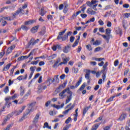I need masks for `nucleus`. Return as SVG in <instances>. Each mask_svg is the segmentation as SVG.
I'll return each instance as SVG.
<instances>
[{"instance_id":"680f3d73","label":"nucleus","mask_w":130,"mask_h":130,"mask_svg":"<svg viewBox=\"0 0 130 130\" xmlns=\"http://www.w3.org/2000/svg\"><path fill=\"white\" fill-rule=\"evenodd\" d=\"M19 94H15L13 96H12V99L13 100H14V99H15V98H17V97H18Z\"/></svg>"},{"instance_id":"a19ab883","label":"nucleus","mask_w":130,"mask_h":130,"mask_svg":"<svg viewBox=\"0 0 130 130\" xmlns=\"http://www.w3.org/2000/svg\"><path fill=\"white\" fill-rule=\"evenodd\" d=\"M72 120V118L71 117H69L65 121V123L67 124L70 123V122Z\"/></svg>"},{"instance_id":"1a4fd4ad","label":"nucleus","mask_w":130,"mask_h":130,"mask_svg":"<svg viewBox=\"0 0 130 130\" xmlns=\"http://www.w3.org/2000/svg\"><path fill=\"white\" fill-rule=\"evenodd\" d=\"M86 13H87V14H89V15H95V14H96V12L94 11L91 8H88Z\"/></svg>"},{"instance_id":"423d86ee","label":"nucleus","mask_w":130,"mask_h":130,"mask_svg":"<svg viewBox=\"0 0 130 130\" xmlns=\"http://www.w3.org/2000/svg\"><path fill=\"white\" fill-rule=\"evenodd\" d=\"M57 39V40H60V39H62V41H66V40H68V39H69V37L67 35H64L63 37L58 36Z\"/></svg>"},{"instance_id":"a211bd4d","label":"nucleus","mask_w":130,"mask_h":130,"mask_svg":"<svg viewBox=\"0 0 130 130\" xmlns=\"http://www.w3.org/2000/svg\"><path fill=\"white\" fill-rule=\"evenodd\" d=\"M30 94H31V90H29L26 93V94L24 95V96L23 98V99H24V100L28 99V96H29Z\"/></svg>"},{"instance_id":"69168bd1","label":"nucleus","mask_w":130,"mask_h":130,"mask_svg":"<svg viewBox=\"0 0 130 130\" xmlns=\"http://www.w3.org/2000/svg\"><path fill=\"white\" fill-rule=\"evenodd\" d=\"M99 23L101 26H103V25H104V22H103V21L101 19L99 21Z\"/></svg>"},{"instance_id":"c03bdc74","label":"nucleus","mask_w":130,"mask_h":130,"mask_svg":"<svg viewBox=\"0 0 130 130\" xmlns=\"http://www.w3.org/2000/svg\"><path fill=\"white\" fill-rule=\"evenodd\" d=\"M86 4L88 7H89L90 8H92V6H93V5L92 4V2H90V1H88L87 2H86Z\"/></svg>"},{"instance_id":"2eb2a0df","label":"nucleus","mask_w":130,"mask_h":130,"mask_svg":"<svg viewBox=\"0 0 130 130\" xmlns=\"http://www.w3.org/2000/svg\"><path fill=\"white\" fill-rule=\"evenodd\" d=\"M90 108H91V106L84 108L83 112V115H85V114L87 113V112H88V110H89Z\"/></svg>"},{"instance_id":"09e8293b","label":"nucleus","mask_w":130,"mask_h":130,"mask_svg":"<svg viewBox=\"0 0 130 130\" xmlns=\"http://www.w3.org/2000/svg\"><path fill=\"white\" fill-rule=\"evenodd\" d=\"M57 66H58V63H57L56 62H55L53 65L52 68H53L54 69H57L58 67Z\"/></svg>"},{"instance_id":"dca6fc26","label":"nucleus","mask_w":130,"mask_h":130,"mask_svg":"<svg viewBox=\"0 0 130 130\" xmlns=\"http://www.w3.org/2000/svg\"><path fill=\"white\" fill-rule=\"evenodd\" d=\"M79 41H80V36H79L77 39L75 41V42L72 45V47H75V46H77V45L79 44Z\"/></svg>"},{"instance_id":"bf43d9fd","label":"nucleus","mask_w":130,"mask_h":130,"mask_svg":"<svg viewBox=\"0 0 130 130\" xmlns=\"http://www.w3.org/2000/svg\"><path fill=\"white\" fill-rule=\"evenodd\" d=\"M75 40V37L72 36L71 37H70V42H74Z\"/></svg>"},{"instance_id":"bb28decb","label":"nucleus","mask_w":130,"mask_h":130,"mask_svg":"<svg viewBox=\"0 0 130 130\" xmlns=\"http://www.w3.org/2000/svg\"><path fill=\"white\" fill-rule=\"evenodd\" d=\"M34 23V20H28L27 21H25L24 22V25H31V24H33Z\"/></svg>"},{"instance_id":"f8f14e48","label":"nucleus","mask_w":130,"mask_h":130,"mask_svg":"<svg viewBox=\"0 0 130 130\" xmlns=\"http://www.w3.org/2000/svg\"><path fill=\"white\" fill-rule=\"evenodd\" d=\"M101 123H102L101 122L94 124L93 126L92 127L91 130H97V128L99 127V126L100 125V124H101Z\"/></svg>"},{"instance_id":"412c9836","label":"nucleus","mask_w":130,"mask_h":130,"mask_svg":"<svg viewBox=\"0 0 130 130\" xmlns=\"http://www.w3.org/2000/svg\"><path fill=\"white\" fill-rule=\"evenodd\" d=\"M38 119H39V114H37L33 120L34 123H37L38 122Z\"/></svg>"},{"instance_id":"13d9d810","label":"nucleus","mask_w":130,"mask_h":130,"mask_svg":"<svg viewBox=\"0 0 130 130\" xmlns=\"http://www.w3.org/2000/svg\"><path fill=\"white\" fill-rule=\"evenodd\" d=\"M39 42V39H37L36 40H35L32 43V45H35L37 43H38Z\"/></svg>"},{"instance_id":"e433bc0d","label":"nucleus","mask_w":130,"mask_h":130,"mask_svg":"<svg viewBox=\"0 0 130 130\" xmlns=\"http://www.w3.org/2000/svg\"><path fill=\"white\" fill-rule=\"evenodd\" d=\"M67 31V28H66L65 29H64V30H63L62 31H60L59 32L58 34V36H62V35H63L64 34L66 33V31Z\"/></svg>"},{"instance_id":"393cba45","label":"nucleus","mask_w":130,"mask_h":130,"mask_svg":"<svg viewBox=\"0 0 130 130\" xmlns=\"http://www.w3.org/2000/svg\"><path fill=\"white\" fill-rule=\"evenodd\" d=\"M20 96H23V95H24V93H25V88H24L22 86H20Z\"/></svg>"},{"instance_id":"20e7f679","label":"nucleus","mask_w":130,"mask_h":130,"mask_svg":"<svg viewBox=\"0 0 130 130\" xmlns=\"http://www.w3.org/2000/svg\"><path fill=\"white\" fill-rule=\"evenodd\" d=\"M84 72L86 73V74L85 75V79H86L87 80H89L90 79H91L90 78V73L91 72L90 70L85 69L84 70Z\"/></svg>"},{"instance_id":"de8ad7c7","label":"nucleus","mask_w":130,"mask_h":130,"mask_svg":"<svg viewBox=\"0 0 130 130\" xmlns=\"http://www.w3.org/2000/svg\"><path fill=\"white\" fill-rule=\"evenodd\" d=\"M6 54V52L4 51L3 52H0V59L3 58V56H4Z\"/></svg>"},{"instance_id":"338daca9","label":"nucleus","mask_w":130,"mask_h":130,"mask_svg":"<svg viewBox=\"0 0 130 130\" xmlns=\"http://www.w3.org/2000/svg\"><path fill=\"white\" fill-rule=\"evenodd\" d=\"M7 21H2V26H3V27H5V26H6V25H7Z\"/></svg>"},{"instance_id":"0e129e2a","label":"nucleus","mask_w":130,"mask_h":130,"mask_svg":"<svg viewBox=\"0 0 130 130\" xmlns=\"http://www.w3.org/2000/svg\"><path fill=\"white\" fill-rule=\"evenodd\" d=\"M62 64H67V61H63V62H60L57 67H59V66H62Z\"/></svg>"},{"instance_id":"4c0bfd02","label":"nucleus","mask_w":130,"mask_h":130,"mask_svg":"<svg viewBox=\"0 0 130 130\" xmlns=\"http://www.w3.org/2000/svg\"><path fill=\"white\" fill-rule=\"evenodd\" d=\"M114 98H115V96H113L111 98H110L109 99H108L107 101H106V102L108 103V102H111V101H113V99Z\"/></svg>"},{"instance_id":"3c124183","label":"nucleus","mask_w":130,"mask_h":130,"mask_svg":"<svg viewBox=\"0 0 130 130\" xmlns=\"http://www.w3.org/2000/svg\"><path fill=\"white\" fill-rule=\"evenodd\" d=\"M86 48L88 50H92V47H91V45H87L86 46Z\"/></svg>"},{"instance_id":"37998d69","label":"nucleus","mask_w":130,"mask_h":130,"mask_svg":"<svg viewBox=\"0 0 130 130\" xmlns=\"http://www.w3.org/2000/svg\"><path fill=\"white\" fill-rule=\"evenodd\" d=\"M71 126V124L69 125H66L63 128V130H68L70 128V126Z\"/></svg>"},{"instance_id":"8fccbe9b","label":"nucleus","mask_w":130,"mask_h":130,"mask_svg":"<svg viewBox=\"0 0 130 130\" xmlns=\"http://www.w3.org/2000/svg\"><path fill=\"white\" fill-rule=\"evenodd\" d=\"M80 16L82 19H86V18H87V14H81Z\"/></svg>"},{"instance_id":"c9c22d12","label":"nucleus","mask_w":130,"mask_h":130,"mask_svg":"<svg viewBox=\"0 0 130 130\" xmlns=\"http://www.w3.org/2000/svg\"><path fill=\"white\" fill-rule=\"evenodd\" d=\"M68 99L66 100V104H68L71 100H72V99L73 98V96H67Z\"/></svg>"},{"instance_id":"473e14b6","label":"nucleus","mask_w":130,"mask_h":130,"mask_svg":"<svg viewBox=\"0 0 130 130\" xmlns=\"http://www.w3.org/2000/svg\"><path fill=\"white\" fill-rule=\"evenodd\" d=\"M43 85H44V83H42V84L38 86V89L39 90V91H42L43 88Z\"/></svg>"},{"instance_id":"5fc2aeb1","label":"nucleus","mask_w":130,"mask_h":130,"mask_svg":"<svg viewBox=\"0 0 130 130\" xmlns=\"http://www.w3.org/2000/svg\"><path fill=\"white\" fill-rule=\"evenodd\" d=\"M39 62V60H37V61H31V64H35V66H36V64H38Z\"/></svg>"},{"instance_id":"a878e982","label":"nucleus","mask_w":130,"mask_h":130,"mask_svg":"<svg viewBox=\"0 0 130 130\" xmlns=\"http://www.w3.org/2000/svg\"><path fill=\"white\" fill-rule=\"evenodd\" d=\"M125 118H126V115L125 114H123L121 115L119 119V120H123V119H125Z\"/></svg>"},{"instance_id":"58836bf2","label":"nucleus","mask_w":130,"mask_h":130,"mask_svg":"<svg viewBox=\"0 0 130 130\" xmlns=\"http://www.w3.org/2000/svg\"><path fill=\"white\" fill-rule=\"evenodd\" d=\"M85 87H86V85L85 83H83L79 88V91H83V90L85 89Z\"/></svg>"},{"instance_id":"f257e3e1","label":"nucleus","mask_w":130,"mask_h":130,"mask_svg":"<svg viewBox=\"0 0 130 130\" xmlns=\"http://www.w3.org/2000/svg\"><path fill=\"white\" fill-rule=\"evenodd\" d=\"M111 33V30L110 28H107L106 29V35H102V37L105 39V40L107 41V43H109V39H110V37H112V36L110 35Z\"/></svg>"},{"instance_id":"774afa93","label":"nucleus","mask_w":130,"mask_h":130,"mask_svg":"<svg viewBox=\"0 0 130 130\" xmlns=\"http://www.w3.org/2000/svg\"><path fill=\"white\" fill-rule=\"evenodd\" d=\"M107 27H110L112 26V23L110 21H108L107 24Z\"/></svg>"},{"instance_id":"9d476101","label":"nucleus","mask_w":130,"mask_h":130,"mask_svg":"<svg viewBox=\"0 0 130 130\" xmlns=\"http://www.w3.org/2000/svg\"><path fill=\"white\" fill-rule=\"evenodd\" d=\"M39 28V25H37L34 27H32L30 31L31 32V33H36V32H37L38 28Z\"/></svg>"},{"instance_id":"6e6d98bb","label":"nucleus","mask_w":130,"mask_h":130,"mask_svg":"<svg viewBox=\"0 0 130 130\" xmlns=\"http://www.w3.org/2000/svg\"><path fill=\"white\" fill-rule=\"evenodd\" d=\"M100 32H101L102 33H104V32H105V30H104V28L103 27H100L99 29Z\"/></svg>"},{"instance_id":"4468645a","label":"nucleus","mask_w":130,"mask_h":130,"mask_svg":"<svg viewBox=\"0 0 130 130\" xmlns=\"http://www.w3.org/2000/svg\"><path fill=\"white\" fill-rule=\"evenodd\" d=\"M12 65V63H9L8 64H7L6 67H5L3 68V71L4 72H7V71H9V70H10V68H11V66Z\"/></svg>"},{"instance_id":"a18cd8bd","label":"nucleus","mask_w":130,"mask_h":130,"mask_svg":"<svg viewBox=\"0 0 130 130\" xmlns=\"http://www.w3.org/2000/svg\"><path fill=\"white\" fill-rule=\"evenodd\" d=\"M12 51V50L11 49H9V48H8L6 51V55H8V54H10V53H11Z\"/></svg>"},{"instance_id":"6e6552de","label":"nucleus","mask_w":130,"mask_h":130,"mask_svg":"<svg viewBox=\"0 0 130 130\" xmlns=\"http://www.w3.org/2000/svg\"><path fill=\"white\" fill-rule=\"evenodd\" d=\"M75 107V104H73L70 108H69L68 110H65L63 112V114L66 115L69 113V111H71V110H72V109H74V108Z\"/></svg>"},{"instance_id":"6ab92c4d","label":"nucleus","mask_w":130,"mask_h":130,"mask_svg":"<svg viewBox=\"0 0 130 130\" xmlns=\"http://www.w3.org/2000/svg\"><path fill=\"white\" fill-rule=\"evenodd\" d=\"M29 113H28V112L26 111V112L24 113L23 117L20 119V121H23V120H24V119L26 118V116L28 115Z\"/></svg>"},{"instance_id":"72a5a7b5","label":"nucleus","mask_w":130,"mask_h":130,"mask_svg":"<svg viewBox=\"0 0 130 130\" xmlns=\"http://www.w3.org/2000/svg\"><path fill=\"white\" fill-rule=\"evenodd\" d=\"M21 29L23 30L24 31H27L28 30V27L26 25H22L21 26Z\"/></svg>"},{"instance_id":"f704fd0d","label":"nucleus","mask_w":130,"mask_h":130,"mask_svg":"<svg viewBox=\"0 0 130 130\" xmlns=\"http://www.w3.org/2000/svg\"><path fill=\"white\" fill-rule=\"evenodd\" d=\"M39 76H40V73H37L35 77H34V79H32L31 81H30V83H32V82H33V81H34V80H35V79H37V78H38V77H39Z\"/></svg>"},{"instance_id":"f3484780","label":"nucleus","mask_w":130,"mask_h":130,"mask_svg":"<svg viewBox=\"0 0 130 130\" xmlns=\"http://www.w3.org/2000/svg\"><path fill=\"white\" fill-rule=\"evenodd\" d=\"M34 40H35L34 38H31L29 41V42L27 44V45H26V48H28V47L31 46V44L32 45V43H33V42H34Z\"/></svg>"},{"instance_id":"ddd939ff","label":"nucleus","mask_w":130,"mask_h":130,"mask_svg":"<svg viewBox=\"0 0 130 130\" xmlns=\"http://www.w3.org/2000/svg\"><path fill=\"white\" fill-rule=\"evenodd\" d=\"M9 116H10V117H11L12 116V115H8V116L6 117L4 119V121L2 123V125H4V124H5L6 123V122L8 121V120H9L10 119V117H9Z\"/></svg>"},{"instance_id":"7c9ffc66","label":"nucleus","mask_w":130,"mask_h":130,"mask_svg":"<svg viewBox=\"0 0 130 130\" xmlns=\"http://www.w3.org/2000/svg\"><path fill=\"white\" fill-rule=\"evenodd\" d=\"M82 83V78H80V80L77 82L75 85V88H78L79 86H80V84Z\"/></svg>"},{"instance_id":"4d7b16f0","label":"nucleus","mask_w":130,"mask_h":130,"mask_svg":"<svg viewBox=\"0 0 130 130\" xmlns=\"http://www.w3.org/2000/svg\"><path fill=\"white\" fill-rule=\"evenodd\" d=\"M123 7L125 8V9H128V8L129 7V5L127 4H125L123 5Z\"/></svg>"},{"instance_id":"7ed1b4c3","label":"nucleus","mask_w":130,"mask_h":130,"mask_svg":"<svg viewBox=\"0 0 130 130\" xmlns=\"http://www.w3.org/2000/svg\"><path fill=\"white\" fill-rule=\"evenodd\" d=\"M36 105V102H33V103H31V104L27 105L28 107L26 111H27L28 113H31V112H33V111L34 110V106H35Z\"/></svg>"},{"instance_id":"e2e57ef3","label":"nucleus","mask_w":130,"mask_h":130,"mask_svg":"<svg viewBox=\"0 0 130 130\" xmlns=\"http://www.w3.org/2000/svg\"><path fill=\"white\" fill-rule=\"evenodd\" d=\"M45 127H48V123L46 122L44 124L43 128H45Z\"/></svg>"},{"instance_id":"5701e85b","label":"nucleus","mask_w":130,"mask_h":130,"mask_svg":"<svg viewBox=\"0 0 130 130\" xmlns=\"http://www.w3.org/2000/svg\"><path fill=\"white\" fill-rule=\"evenodd\" d=\"M50 81H52L51 78H48L45 83H43V84H46L47 86H50Z\"/></svg>"},{"instance_id":"c756f323","label":"nucleus","mask_w":130,"mask_h":130,"mask_svg":"<svg viewBox=\"0 0 130 130\" xmlns=\"http://www.w3.org/2000/svg\"><path fill=\"white\" fill-rule=\"evenodd\" d=\"M55 57H56V54H53V55L49 56L48 58L50 60L51 59H53V58H55Z\"/></svg>"},{"instance_id":"cd10ccee","label":"nucleus","mask_w":130,"mask_h":130,"mask_svg":"<svg viewBox=\"0 0 130 130\" xmlns=\"http://www.w3.org/2000/svg\"><path fill=\"white\" fill-rule=\"evenodd\" d=\"M70 48L71 47L69 45L65 47L64 49H63V52H64V53H68V52H69V49H70Z\"/></svg>"},{"instance_id":"864d4df0","label":"nucleus","mask_w":130,"mask_h":130,"mask_svg":"<svg viewBox=\"0 0 130 130\" xmlns=\"http://www.w3.org/2000/svg\"><path fill=\"white\" fill-rule=\"evenodd\" d=\"M13 126V124H10L7 126L6 130H10V128Z\"/></svg>"},{"instance_id":"ea45409f","label":"nucleus","mask_w":130,"mask_h":130,"mask_svg":"<svg viewBox=\"0 0 130 130\" xmlns=\"http://www.w3.org/2000/svg\"><path fill=\"white\" fill-rule=\"evenodd\" d=\"M35 69H36V66L31 67L29 69L30 71H31V73H33V74H34V72L35 71Z\"/></svg>"},{"instance_id":"9b49d317","label":"nucleus","mask_w":130,"mask_h":130,"mask_svg":"<svg viewBox=\"0 0 130 130\" xmlns=\"http://www.w3.org/2000/svg\"><path fill=\"white\" fill-rule=\"evenodd\" d=\"M27 76H28V75L26 74L24 76H24L21 75L17 77V80H18V81H22V80H26Z\"/></svg>"},{"instance_id":"052dcab7","label":"nucleus","mask_w":130,"mask_h":130,"mask_svg":"<svg viewBox=\"0 0 130 130\" xmlns=\"http://www.w3.org/2000/svg\"><path fill=\"white\" fill-rule=\"evenodd\" d=\"M50 103H51V101H47L45 104L46 107H48V106L49 105V104H50Z\"/></svg>"},{"instance_id":"aec40b11","label":"nucleus","mask_w":130,"mask_h":130,"mask_svg":"<svg viewBox=\"0 0 130 130\" xmlns=\"http://www.w3.org/2000/svg\"><path fill=\"white\" fill-rule=\"evenodd\" d=\"M29 113H28V112L26 111V112L24 113L23 117L20 119V121H23V120H24V119L26 118V116L28 115Z\"/></svg>"},{"instance_id":"4be33fe9","label":"nucleus","mask_w":130,"mask_h":130,"mask_svg":"<svg viewBox=\"0 0 130 130\" xmlns=\"http://www.w3.org/2000/svg\"><path fill=\"white\" fill-rule=\"evenodd\" d=\"M20 13H21V8H19V9L14 14H12V15L14 18H16V16H18Z\"/></svg>"},{"instance_id":"0eeeda50","label":"nucleus","mask_w":130,"mask_h":130,"mask_svg":"<svg viewBox=\"0 0 130 130\" xmlns=\"http://www.w3.org/2000/svg\"><path fill=\"white\" fill-rule=\"evenodd\" d=\"M68 11H69V4H68V3H67V2H64L63 13H64V14H67V13H68Z\"/></svg>"},{"instance_id":"79ce46f5","label":"nucleus","mask_w":130,"mask_h":130,"mask_svg":"<svg viewBox=\"0 0 130 130\" xmlns=\"http://www.w3.org/2000/svg\"><path fill=\"white\" fill-rule=\"evenodd\" d=\"M102 116H100V117H99L97 119H96L94 122H99L100 121H101V120H102Z\"/></svg>"},{"instance_id":"603ef678","label":"nucleus","mask_w":130,"mask_h":130,"mask_svg":"<svg viewBox=\"0 0 130 130\" xmlns=\"http://www.w3.org/2000/svg\"><path fill=\"white\" fill-rule=\"evenodd\" d=\"M4 92L6 93V94L9 92V86H6L4 89Z\"/></svg>"},{"instance_id":"b1692460","label":"nucleus","mask_w":130,"mask_h":130,"mask_svg":"<svg viewBox=\"0 0 130 130\" xmlns=\"http://www.w3.org/2000/svg\"><path fill=\"white\" fill-rule=\"evenodd\" d=\"M108 66V62H106L105 64L103 66V70L101 71V73H104L105 72V70H106V68H107V66Z\"/></svg>"},{"instance_id":"39448f33","label":"nucleus","mask_w":130,"mask_h":130,"mask_svg":"<svg viewBox=\"0 0 130 130\" xmlns=\"http://www.w3.org/2000/svg\"><path fill=\"white\" fill-rule=\"evenodd\" d=\"M11 98H6L5 99V106H7V108H10L11 107V104H12V103H9L10 100H11Z\"/></svg>"},{"instance_id":"2f4dec72","label":"nucleus","mask_w":130,"mask_h":130,"mask_svg":"<svg viewBox=\"0 0 130 130\" xmlns=\"http://www.w3.org/2000/svg\"><path fill=\"white\" fill-rule=\"evenodd\" d=\"M101 44V42L99 40H96L93 43V45H100Z\"/></svg>"},{"instance_id":"c85d7f7f","label":"nucleus","mask_w":130,"mask_h":130,"mask_svg":"<svg viewBox=\"0 0 130 130\" xmlns=\"http://www.w3.org/2000/svg\"><path fill=\"white\" fill-rule=\"evenodd\" d=\"M45 14H46V11H44V8H41V13H40V15H41V16H43Z\"/></svg>"},{"instance_id":"f03ea898","label":"nucleus","mask_w":130,"mask_h":130,"mask_svg":"<svg viewBox=\"0 0 130 130\" xmlns=\"http://www.w3.org/2000/svg\"><path fill=\"white\" fill-rule=\"evenodd\" d=\"M66 92H67L68 94H70L69 96L73 97V92L70 90V88L69 87L64 89L59 94V95L60 96V97H62L63 96V94H64Z\"/></svg>"},{"instance_id":"49530a36","label":"nucleus","mask_w":130,"mask_h":130,"mask_svg":"<svg viewBox=\"0 0 130 130\" xmlns=\"http://www.w3.org/2000/svg\"><path fill=\"white\" fill-rule=\"evenodd\" d=\"M64 6V3H63V4H60V5L59 6V10H60V11H61V10H63Z\"/></svg>"}]
</instances>
